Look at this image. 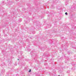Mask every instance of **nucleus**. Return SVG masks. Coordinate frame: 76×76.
<instances>
[{"label": "nucleus", "instance_id": "obj_2", "mask_svg": "<svg viewBox=\"0 0 76 76\" xmlns=\"http://www.w3.org/2000/svg\"><path fill=\"white\" fill-rule=\"evenodd\" d=\"M31 72V69H29V72Z\"/></svg>", "mask_w": 76, "mask_h": 76}, {"label": "nucleus", "instance_id": "obj_3", "mask_svg": "<svg viewBox=\"0 0 76 76\" xmlns=\"http://www.w3.org/2000/svg\"><path fill=\"white\" fill-rule=\"evenodd\" d=\"M18 60H19V59H18Z\"/></svg>", "mask_w": 76, "mask_h": 76}, {"label": "nucleus", "instance_id": "obj_5", "mask_svg": "<svg viewBox=\"0 0 76 76\" xmlns=\"http://www.w3.org/2000/svg\"><path fill=\"white\" fill-rule=\"evenodd\" d=\"M69 72V71H68L67 72Z\"/></svg>", "mask_w": 76, "mask_h": 76}, {"label": "nucleus", "instance_id": "obj_1", "mask_svg": "<svg viewBox=\"0 0 76 76\" xmlns=\"http://www.w3.org/2000/svg\"><path fill=\"white\" fill-rule=\"evenodd\" d=\"M65 14V15H67V12H66Z\"/></svg>", "mask_w": 76, "mask_h": 76}, {"label": "nucleus", "instance_id": "obj_4", "mask_svg": "<svg viewBox=\"0 0 76 76\" xmlns=\"http://www.w3.org/2000/svg\"><path fill=\"white\" fill-rule=\"evenodd\" d=\"M58 76H60V75H58Z\"/></svg>", "mask_w": 76, "mask_h": 76}]
</instances>
